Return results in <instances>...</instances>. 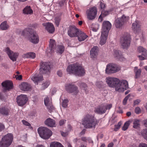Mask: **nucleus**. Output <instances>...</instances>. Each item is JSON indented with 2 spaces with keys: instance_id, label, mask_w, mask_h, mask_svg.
<instances>
[{
  "instance_id": "58836bf2",
  "label": "nucleus",
  "mask_w": 147,
  "mask_h": 147,
  "mask_svg": "<svg viewBox=\"0 0 147 147\" xmlns=\"http://www.w3.org/2000/svg\"><path fill=\"white\" fill-rule=\"evenodd\" d=\"M141 135L144 139L147 141V129H143L142 131Z\"/></svg>"
},
{
  "instance_id": "4c0bfd02",
  "label": "nucleus",
  "mask_w": 147,
  "mask_h": 147,
  "mask_svg": "<svg viewBox=\"0 0 147 147\" xmlns=\"http://www.w3.org/2000/svg\"><path fill=\"white\" fill-rule=\"evenodd\" d=\"M45 106H46L47 109L49 112H51L54 109V107L52 105V103L49 102V104L46 105Z\"/></svg>"
},
{
  "instance_id": "4be33fe9",
  "label": "nucleus",
  "mask_w": 147,
  "mask_h": 147,
  "mask_svg": "<svg viewBox=\"0 0 147 147\" xmlns=\"http://www.w3.org/2000/svg\"><path fill=\"white\" fill-rule=\"evenodd\" d=\"M45 27V29L50 33L52 34L55 31L54 27L52 23L48 22L42 24Z\"/></svg>"
},
{
  "instance_id": "dca6fc26",
  "label": "nucleus",
  "mask_w": 147,
  "mask_h": 147,
  "mask_svg": "<svg viewBox=\"0 0 147 147\" xmlns=\"http://www.w3.org/2000/svg\"><path fill=\"white\" fill-rule=\"evenodd\" d=\"M138 52L141 53L142 55L138 56L140 60H142L147 59V50L142 47H139L138 48Z\"/></svg>"
},
{
  "instance_id": "1a4fd4ad",
  "label": "nucleus",
  "mask_w": 147,
  "mask_h": 147,
  "mask_svg": "<svg viewBox=\"0 0 147 147\" xmlns=\"http://www.w3.org/2000/svg\"><path fill=\"white\" fill-rule=\"evenodd\" d=\"M118 85V86L116 87V91L119 92H123L129 88L127 82L125 80L121 81L119 80Z\"/></svg>"
},
{
  "instance_id": "473e14b6",
  "label": "nucleus",
  "mask_w": 147,
  "mask_h": 147,
  "mask_svg": "<svg viewBox=\"0 0 147 147\" xmlns=\"http://www.w3.org/2000/svg\"><path fill=\"white\" fill-rule=\"evenodd\" d=\"M50 147H64L61 143L57 142H54L51 143Z\"/></svg>"
},
{
  "instance_id": "ea45409f",
  "label": "nucleus",
  "mask_w": 147,
  "mask_h": 147,
  "mask_svg": "<svg viewBox=\"0 0 147 147\" xmlns=\"http://www.w3.org/2000/svg\"><path fill=\"white\" fill-rule=\"evenodd\" d=\"M140 120L135 119L133 122V127L135 128H138L140 125Z\"/></svg>"
},
{
  "instance_id": "864d4df0",
  "label": "nucleus",
  "mask_w": 147,
  "mask_h": 147,
  "mask_svg": "<svg viewBox=\"0 0 147 147\" xmlns=\"http://www.w3.org/2000/svg\"><path fill=\"white\" fill-rule=\"evenodd\" d=\"M22 122L23 124L25 126L30 127L31 126V124L28 121L24 120H23Z\"/></svg>"
},
{
  "instance_id": "a19ab883",
  "label": "nucleus",
  "mask_w": 147,
  "mask_h": 147,
  "mask_svg": "<svg viewBox=\"0 0 147 147\" xmlns=\"http://www.w3.org/2000/svg\"><path fill=\"white\" fill-rule=\"evenodd\" d=\"M129 121H127L126 122L122 127V129L123 131H125L128 127L129 125Z\"/></svg>"
},
{
  "instance_id": "393cba45",
  "label": "nucleus",
  "mask_w": 147,
  "mask_h": 147,
  "mask_svg": "<svg viewBox=\"0 0 147 147\" xmlns=\"http://www.w3.org/2000/svg\"><path fill=\"white\" fill-rule=\"evenodd\" d=\"M45 125L50 127H56L55 122V120L51 118L47 119L45 121Z\"/></svg>"
},
{
  "instance_id": "39448f33",
  "label": "nucleus",
  "mask_w": 147,
  "mask_h": 147,
  "mask_svg": "<svg viewBox=\"0 0 147 147\" xmlns=\"http://www.w3.org/2000/svg\"><path fill=\"white\" fill-rule=\"evenodd\" d=\"M13 139V135L8 134L2 139L0 142V147H8L11 144Z\"/></svg>"
},
{
  "instance_id": "603ef678",
  "label": "nucleus",
  "mask_w": 147,
  "mask_h": 147,
  "mask_svg": "<svg viewBox=\"0 0 147 147\" xmlns=\"http://www.w3.org/2000/svg\"><path fill=\"white\" fill-rule=\"evenodd\" d=\"M96 85L99 88H100L103 85V82L101 81H98L96 82Z\"/></svg>"
},
{
  "instance_id": "7ed1b4c3",
  "label": "nucleus",
  "mask_w": 147,
  "mask_h": 147,
  "mask_svg": "<svg viewBox=\"0 0 147 147\" xmlns=\"http://www.w3.org/2000/svg\"><path fill=\"white\" fill-rule=\"evenodd\" d=\"M22 35L28 36L32 42L35 44L37 43L36 32L33 29L30 28H26L22 31Z\"/></svg>"
},
{
  "instance_id": "2eb2a0df",
  "label": "nucleus",
  "mask_w": 147,
  "mask_h": 147,
  "mask_svg": "<svg viewBox=\"0 0 147 147\" xmlns=\"http://www.w3.org/2000/svg\"><path fill=\"white\" fill-rule=\"evenodd\" d=\"M17 103L19 106H23L26 103L28 100L26 95L21 94L18 96L16 98Z\"/></svg>"
},
{
  "instance_id": "f03ea898",
  "label": "nucleus",
  "mask_w": 147,
  "mask_h": 147,
  "mask_svg": "<svg viewBox=\"0 0 147 147\" xmlns=\"http://www.w3.org/2000/svg\"><path fill=\"white\" fill-rule=\"evenodd\" d=\"M69 74H73L76 76H81L84 75L85 71L84 68L77 63L69 65L66 69Z\"/></svg>"
},
{
  "instance_id": "c03bdc74",
  "label": "nucleus",
  "mask_w": 147,
  "mask_h": 147,
  "mask_svg": "<svg viewBox=\"0 0 147 147\" xmlns=\"http://www.w3.org/2000/svg\"><path fill=\"white\" fill-rule=\"evenodd\" d=\"M68 100L67 99H65L63 101L62 103V106L64 108H66L67 106V103L68 102Z\"/></svg>"
},
{
  "instance_id": "e433bc0d",
  "label": "nucleus",
  "mask_w": 147,
  "mask_h": 147,
  "mask_svg": "<svg viewBox=\"0 0 147 147\" xmlns=\"http://www.w3.org/2000/svg\"><path fill=\"white\" fill-rule=\"evenodd\" d=\"M50 83V82L49 80L45 81L42 84V86L41 88V90H44L49 86Z\"/></svg>"
},
{
  "instance_id": "6e6552de",
  "label": "nucleus",
  "mask_w": 147,
  "mask_h": 147,
  "mask_svg": "<svg viewBox=\"0 0 147 147\" xmlns=\"http://www.w3.org/2000/svg\"><path fill=\"white\" fill-rule=\"evenodd\" d=\"M128 17L123 15L120 18H118L116 19L115 21V24L117 28H121L128 20Z\"/></svg>"
},
{
  "instance_id": "a211bd4d",
  "label": "nucleus",
  "mask_w": 147,
  "mask_h": 147,
  "mask_svg": "<svg viewBox=\"0 0 147 147\" xmlns=\"http://www.w3.org/2000/svg\"><path fill=\"white\" fill-rule=\"evenodd\" d=\"M107 111L106 105L102 104L95 108L94 111L99 114H102L105 113Z\"/></svg>"
},
{
  "instance_id": "412c9836",
  "label": "nucleus",
  "mask_w": 147,
  "mask_h": 147,
  "mask_svg": "<svg viewBox=\"0 0 147 147\" xmlns=\"http://www.w3.org/2000/svg\"><path fill=\"white\" fill-rule=\"evenodd\" d=\"M1 85L4 87V90H9L12 89L13 87V84L11 81L6 80L3 82Z\"/></svg>"
},
{
  "instance_id": "c756f323",
  "label": "nucleus",
  "mask_w": 147,
  "mask_h": 147,
  "mask_svg": "<svg viewBox=\"0 0 147 147\" xmlns=\"http://www.w3.org/2000/svg\"><path fill=\"white\" fill-rule=\"evenodd\" d=\"M23 57L25 58H34L36 57V54L34 52H30L24 54Z\"/></svg>"
},
{
  "instance_id": "5fc2aeb1",
  "label": "nucleus",
  "mask_w": 147,
  "mask_h": 147,
  "mask_svg": "<svg viewBox=\"0 0 147 147\" xmlns=\"http://www.w3.org/2000/svg\"><path fill=\"white\" fill-rule=\"evenodd\" d=\"M43 80V77L42 75H38L37 76V83Z\"/></svg>"
},
{
  "instance_id": "774afa93",
  "label": "nucleus",
  "mask_w": 147,
  "mask_h": 147,
  "mask_svg": "<svg viewBox=\"0 0 147 147\" xmlns=\"http://www.w3.org/2000/svg\"><path fill=\"white\" fill-rule=\"evenodd\" d=\"M113 142H111L108 144L107 147H113Z\"/></svg>"
},
{
  "instance_id": "0e129e2a",
  "label": "nucleus",
  "mask_w": 147,
  "mask_h": 147,
  "mask_svg": "<svg viewBox=\"0 0 147 147\" xmlns=\"http://www.w3.org/2000/svg\"><path fill=\"white\" fill-rule=\"evenodd\" d=\"M81 140L84 142H86L87 139L86 137H82L81 138Z\"/></svg>"
},
{
  "instance_id": "09e8293b",
  "label": "nucleus",
  "mask_w": 147,
  "mask_h": 147,
  "mask_svg": "<svg viewBox=\"0 0 147 147\" xmlns=\"http://www.w3.org/2000/svg\"><path fill=\"white\" fill-rule=\"evenodd\" d=\"M130 96V95L128 94L124 98L123 102V103L124 105H126L127 100Z\"/></svg>"
},
{
  "instance_id": "9b49d317",
  "label": "nucleus",
  "mask_w": 147,
  "mask_h": 147,
  "mask_svg": "<svg viewBox=\"0 0 147 147\" xmlns=\"http://www.w3.org/2000/svg\"><path fill=\"white\" fill-rule=\"evenodd\" d=\"M97 13V8L94 7L90 8L86 12L87 18L90 20L94 19L96 16Z\"/></svg>"
},
{
  "instance_id": "4468645a",
  "label": "nucleus",
  "mask_w": 147,
  "mask_h": 147,
  "mask_svg": "<svg viewBox=\"0 0 147 147\" xmlns=\"http://www.w3.org/2000/svg\"><path fill=\"white\" fill-rule=\"evenodd\" d=\"M65 89L67 92L76 95L79 92L77 87L74 84H69L65 86Z\"/></svg>"
},
{
  "instance_id": "052dcab7",
  "label": "nucleus",
  "mask_w": 147,
  "mask_h": 147,
  "mask_svg": "<svg viewBox=\"0 0 147 147\" xmlns=\"http://www.w3.org/2000/svg\"><path fill=\"white\" fill-rule=\"evenodd\" d=\"M106 106L107 110V109H110L112 107V105L111 104H108V105L105 104Z\"/></svg>"
},
{
  "instance_id": "f8f14e48",
  "label": "nucleus",
  "mask_w": 147,
  "mask_h": 147,
  "mask_svg": "<svg viewBox=\"0 0 147 147\" xmlns=\"http://www.w3.org/2000/svg\"><path fill=\"white\" fill-rule=\"evenodd\" d=\"M80 30L79 29L77 28L75 26H69L68 30V35L70 37H76Z\"/></svg>"
},
{
  "instance_id": "6ab92c4d",
  "label": "nucleus",
  "mask_w": 147,
  "mask_h": 147,
  "mask_svg": "<svg viewBox=\"0 0 147 147\" xmlns=\"http://www.w3.org/2000/svg\"><path fill=\"white\" fill-rule=\"evenodd\" d=\"M111 27V24L109 22L107 21H104L102 24V32L105 33L107 32V34H108Z\"/></svg>"
},
{
  "instance_id": "f3484780",
  "label": "nucleus",
  "mask_w": 147,
  "mask_h": 147,
  "mask_svg": "<svg viewBox=\"0 0 147 147\" xmlns=\"http://www.w3.org/2000/svg\"><path fill=\"white\" fill-rule=\"evenodd\" d=\"M6 51L10 59L13 61L16 60L18 55V53H14L10 50L9 48L7 47L6 49Z\"/></svg>"
},
{
  "instance_id": "8fccbe9b",
  "label": "nucleus",
  "mask_w": 147,
  "mask_h": 147,
  "mask_svg": "<svg viewBox=\"0 0 147 147\" xmlns=\"http://www.w3.org/2000/svg\"><path fill=\"white\" fill-rule=\"evenodd\" d=\"M61 19L59 17L56 18L55 19V24L57 26H58L59 25V22L60 21Z\"/></svg>"
},
{
  "instance_id": "ddd939ff",
  "label": "nucleus",
  "mask_w": 147,
  "mask_h": 147,
  "mask_svg": "<svg viewBox=\"0 0 147 147\" xmlns=\"http://www.w3.org/2000/svg\"><path fill=\"white\" fill-rule=\"evenodd\" d=\"M40 71L41 74H46L49 72L51 69L50 65L46 62H41L40 64Z\"/></svg>"
},
{
  "instance_id": "680f3d73",
  "label": "nucleus",
  "mask_w": 147,
  "mask_h": 147,
  "mask_svg": "<svg viewBox=\"0 0 147 147\" xmlns=\"http://www.w3.org/2000/svg\"><path fill=\"white\" fill-rule=\"evenodd\" d=\"M57 75L59 77H61L62 76V72L61 71H58L57 73Z\"/></svg>"
},
{
  "instance_id": "0eeeda50",
  "label": "nucleus",
  "mask_w": 147,
  "mask_h": 147,
  "mask_svg": "<svg viewBox=\"0 0 147 147\" xmlns=\"http://www.w3.org/2000/svg\"><path fill=\"white\" fill-rule=\"evenodd\" d=\"M120 69V67L114 63H109L107 66L105 72L107 74H111L119 71Z\"/></svg>"
},
{
  "instance_id": "a18cd8bd",
  "label": "nucleus",
  "mask_w": 147,
  "mask_h": 147,
  "mask_svg": "<svg viewBox=\"0 0 147 147\" xmlns=\"http://www.w3.org/2000/svg\"><path fill=\"white\" fill-rule=\"evenodd\" d=\"M31 79L34 83L36 84L37 83V74L36 73L32 76L31 78Z\"/></svg>"
},
{
  "instance_id": "7c9ffc66",
  "label": "nucleus",
  "mask_w": 147,
  "mask_h": 147,
  "mask_svg": "<svg viewBox=\"0 0 147 147\" xmlns=\"http://www.w3.org/2000/svg\"><path fill=\"white\" fill-rule=\"evenodd\" d=\"M23 13L25 14H31L33 13V11L30 6H26L23 10Z\"/></svg>"
},
{
  "instance_id": "79ce46f5",
  "label": "nucleus",
  "mask_w": 147,
  "mask_h": 147,
  "mask_svg": "<svg viewBox=\"0 0 147 147\" xmlns=\"http://www.w3.org/2000/svg\"><path fill=\"white\" fill-rule=\"evenodd\" d=\"M44 104L45 105L49 104V102L52 103V100L51 98L50 99L49 97H47L44 99Z\"/></svg>"
},
{
  "instance_id": "9d476101",
  "label": "nucleus",
  "mask_w": 147,
  "mask_h": 147,
  "mask_svg": "<svg viewBox=\"0 0 147 147\" xmlns=\"http://www.w3.org/2000/svg\"><path fill=\"white\" fill-rule=\"evenodd\" d=\"M106 80L108 86L111 87L115 88L116 91V87L118 86L119 80L116 78L109 77L107 78Z\"/></svg>"
},
{
  "instance_id": "bf43d9fd",
  "label": "nucleus",
  "mask_w": 147,
  "mask_h": 147,
  "mask_svg": "<svg viewBox=\"0 0 147 147\" xmlns=\"http://www.w3.org/2000/svg\"><path fill=\"white\" fill-rule=\"evenodd\" d=\"M139 147H147V144L144 143H142L139 145Z\"/></svg>"
},
{
  "instance_id": "6e6d98bb",
  "label": "nucleus",
  "mask_w": 147,
  "mask_h": 147,
  "mask_svg": "<svg viewBox=\"0 0 147 147\" xmlns=\"http://www.w3.org/2000/svg\"><path fill=\"white\" fill-rule=\"evenodd\" d=\"M66 120L62 119L60 120L59 122V124L60 126H62L65 124Z\"/></svg>"
},
{
  "instance_id": "a878e982",
  "label": "nucleus",
  "mask_w": 147,
  "mask_h": 147,
  "mask_svg": "<svg viewBox=\"0 0 147 147\" xmlns=\"http://www.w3.org/2000/svg\"><path fill=\"white\" fill-rule=\"evenodd\" d=\"M107 32L106 33L102 32L101 36H100V44L102 45H104L106 41L107 38V37L108 34Z\"/></svg>"
},
{
  "instance_id": "13d9d810",
  "label": "nucleus",
  "mask_w": 147,
  "mask_h": 147,
  "mask_svg": "<svg viewBox=\"0 0 147 147\" xmlns=\"http://www.w3.org/2000/svg\"><path fill=\"white\" fill-rule=\"evenodd\" d=\"M140 99H137L134 101V105H136L138 104L140 102Z\"/></svg>"
},
{
  "instance_id": "69168bd1",
  "label": "nucleus",
  "mask_w": 147,
  "mask_h": 147,
  "mask_svg": "<svg viewBox=\"0 0 147 147\" xmlns=\"http://www.w3.org/2000/svg\"><path fill=\"white\" fill-rule=\"evenodd\" d=\"M4 96L2 93L0 92V99L3 100L4 99Z\"/></svg>"
},
{
  "instance_id": "72a5a7b5",
  "label": "nucleus",
  "mask_w": 147,
  "mask_h": 147,
  "mask_svg": "<svg viewBox=\"0 0 147 147\" xmlns=\"http://www.w3.org/2000/svg\"><path fill=\"white\" fill-rule=\"evenodd\" d=\"M80 86L82 89L84 90L86 94H87L88 93V86L86 84L84 83H81L80 84Z\"/></svg>"
},
{
  "instance_id": "49530a36",
  "label": "nucleus",
  "mask_w": 147,
  "mask_h": 147,
  "mask_svg": "<svg viewBox=\"0 0 147 147\" xmlns=\"http://www.w3.org/2000/svg\"><path fill=\"white\" fill-rule=\"evenodd\" d=\"M141 72V70L140 69H138L135 72L136 76L135 78H138L139 77Z\"/></svg>"
},
{
  "instance_id": "cd10ccee",
  "label": "nucleus",
  "mask_w": 147,
  "mask_h": 147,
  "mask_svg": "<svg viewBox=\"0 0 147 147\" xmlns=\"http://www.w3.org/2000/svg\"><path fill=\"white\" fill-rule=\"evenodd\" d=\"M98 51V47L97 46H94L90 51V54L93 57L97 55Z\"/></svg>"
},
{
  "instance_id": "4d7b16f0",
  "label": "nucleus",
  "mask_w": 147,
  "mask_h": 147,
  "mask_svg": "<svg viewBox=\"0 0 147 147\" xmlns=\"http://www.w3.org/2000/svg\"><path fill=\"white\" fill-rule=\"evenodd\" d=\"M135 112L136 114H139L141 112V109L139 107H136L135 109Z\"/></svg>"
},
{
  "instance_id": "c9c22d12",
  "label": "nucleus",
  "mask_w": 147,
  "mask_h": 147,
  "mask_svg": "<svg viewBox=\"0 0 147 147\" xmlns=\"http://www.w3.org/2000/svg\"><path fill=\"white\" fill-rule=\"evenodd\" d=\"M1 29L2 30H5L7 29L8 27V25L7 24V22L4 21L2 22L0 26Z\"/></svg>"
},
{
  "instance_id": "423d86ee",
  "label": "nucleus",
  "mask_w": 147,
  "mask_h": 147,
  "mask_svg": "<svg viewBox=\"0 0 147 147\" xmlns=\"http://www.w3.org/2000/svg\"><path fill=\"white\" fill-rule=\"evenodd\" d=\"M131 39L130 36L128 33H125L121 37L120 44L123 49H127L130 46Z\"/></svg>"
},
{
  "instance_id": "f704fd0d",
  "label": "nucleus",
  "mask_w": 147,
  "mask_h": 147,
  "mask_svg": "<svg viewBox=\"0 0 147 147\" xmlns=\"http://www.w3.org/2000/svg\"><path fill=\"white\" fill-rule=\"evenodd\" d=\"M56 46L55 41L53 39H50L49 42V47L51 48L50 50H53Z\"/></svg>"
},
{
  "instance_id": "37998d69",
  "label": "nucleus",
  "mask_w": 147,
  "mask_h": 147,
  "mask_svg": "<svg viewBox=\"0 0 147 147\" xmlns=\"http://www.w3.org/2000/svg\"><path fill=\"white\" fill-rule=\"evenodd\" d=\"M121 124L122 123L121 121H120L118 123L117 125H115L114 131H117L120 128Z\"/></svg>"
},
{
  "instance_id": "5701e85b",
  "label": "nucleus",
  "mask_w": 147,
  "mask_h": 147,
  "mask_svg": "<svg viewBox=\"0 0 147 147\" xmlns=\"http://www.w3.org/2000/svg\"><path fill=\"white\" fill-rule=\"evenodd\" d=\"M20 88L21 90L25 91H27L30 90L31 86L27 82H23L20 85Z\"/></svg>"
},
{
  "instance_id": "c85d7f7f",
  "label": "nucleus",
  "mask_w": 147,
  "mask_h": 147,
  "mask_svg": "<svg viewBox=\"0 0 147 147\" xmlns=\"http://www.w3.org/2000/svg\"><path fill=\"white\" fill-rule=\"evenodd\" d=\"M55 49L57 53L62 54L64 51L65 47L63 45H58L56 47Z\"/></svg>"
},
{
  "instance_id": "338daca9",
  "label": "nucleus",
  "mask_w": 147,
  "mask_h": 147,
  "mask_svg": "<svg viewBox=\"0 0 147 147\" xmlns=\"http://www.w3.org/2000/svg\"><path fill=\"white\" fill-rule=\"evenodd\" d=\"M144 125L147 127V119L144 120L143 121Z\"/></svg>"
},
{
  "instance_id": "2f4dec72",
  "label": "nucleus",
  "mask_w": 147,
  "mask_h": 147,
  "mask_svg": "<svg viewBox=\"0 0 147 147\" xmlns=\"http://www.w3.org/2000/svg\"><path fill=\"white\" fill-rule=\"evenodd\" d=\"M9 110L5 107L0 108V113L3 115H7L9 112Z\"/></svg>"
},
{
  "instance_id": "f257e3e1",
  "label": "nucleus",
  "mask_w": 147,
  "mask_h": 147,
  "mask_svg": "<svg viewBox=\"0 0 147 147\" xmlns=\"http://www.w3.org/2000/svg\"><path fill=\"white\" fill-rule=\"evenodd\" d=\"M98 123V121L94 115L87 114L82 119V123L86 129L94 128Z\"/></svg>"
},
{
  "instance_id": "de8ad7c7",
  "label": "nucleus",
  "mask_w": 147,
  "mask_h": 147,
  "mask_svg": "<svg viewBox=\"0 0 147 147\" xmlns=\"http://www.w3.org/2000/svg\"><path fill=\"white\" fill-rule=\"evenodd\" d=\"M109 11L102 10V11L101 15L103 17H105L108 15L109 13Z\"/></svg>"
},
{
  "instance_id": "3c124183",
  "label": "nucleus",
  "mask_w": 147,
  "mask_h": 147,
  "mask_svg": "<svg viewBox=\"0 0 147 147\" xmlns=\"http://www.w3.org/2000/svg\"><path fill=\"white\" fill-rule=\"evenodd\" d=\"M13 77V78H16V79L18 80H21L22 79V75H14Z\"/></svg>"
},
{
  "instance_id": "b1692460",
  "label": "nucleus",
  "mask_w": 147,
  "mask_h": 147,
  "mask_svg": "<svg viewBox=\"0 0 147 147\" xmlns=\"http://www.w3.org/2000/svg\"><path fill=\"white\" fill-rule=\"evenodd\" d=\"M76 37H78V40L80 42L84 40L88 36L80 30Z\"/></svg>"
},
{
  "instance_id": "20e7f679",
  "label": "nucleus",
  "mask_w": 147,
  "mask_h": 147,
  "mask_svg": "<svg viewBox=\"0 0 147 147\" xmlns=\"http://www.w3.org/2000/svg\"><path fill=\"white\" fill-rule=\"evenodd\" d=\"M37 131L40 136L45 139H48L52 135L51 130L46 127H39Z\"/></svg>"
},
{
  "instance_id": "bb28decb",
  "label": "nucleus",
  "mask_w": 147,
  "mask_h": 147,
  "mask_svg": "<svg viewBox=\"0 0 147 147\" xmlns=\"http://www.w3.org/2000/svg\"><path fill=\"white\" fill-rule=\"evenodd\" d=\"M113 55L115 57L120 61H122L125 59L122 55L119 53V51L117 50H115L114 51Z\"/></svg>"
},
{
  "instance_id": "aec40b11",
  "label": "nucleus",
  "mask_w": 147,
  "mask_h": 147,
  "mask_svg": "<svg viewBox=\"0 0 147 147\" xmlns=\"http://www.w3.org/2000/svg\"><path fill=\"white\" fill-rule=\"evenodd\" d=\"M140 23L138 20H136L133 23L132 28L136 34L138 33L141 32Z\"/></svg>"
},
{
  "instance_id": "e2e57ef3",
  "label": "nucleus",
  "mask_w": 147,
  "mask_h": 147,
  "mask_svg": "<svg viewBox=\"0 0 147 147\" xmlns=\"http://www.w3.org/2000/svg\"><path fill=\"white\" fill-rule=\"evenodd\" d=\"M4 128V125L2 123H0V131H2Z\"/></svg>"
}]
</instances>
